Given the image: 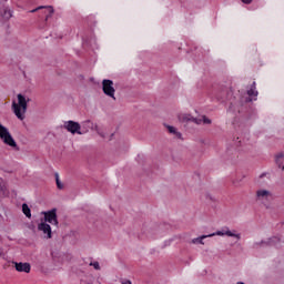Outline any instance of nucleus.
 <instances>
[{"mask_svg":"<svg viewBox=\"0 0 284 284\" xmlns=\"http://www.w3.org/2000/svg\"><path fill=\"white\" fill-rule=\"evenodd\" d=\"M43 220V223H50L51 225H55V227H59V216L57 215V207H53L49 211H42L41 212Z\"/></svg>","mask_w":284,"mask_h":284,"instance_id":"0eeeda50","label":"nucleus"},{"mask_svg":"<svg viewBox=\"0 0 284 284\" xmlns=\"http://www.w3.org/2000/svg\"><path fill=\"white\" fill-rule=\"evenodd\" d=\"M283 159H284V154L283 153H278L275 158V163L277 165V168L283 170Z\"/></svg>","mask_w":284,"mask_h":284,"instance_id":"a211bd4d","label":"nucleus"},{"mask_svg":"<svg viewBox=\"0 0 284 284\" xmlns=\"http://www.w3.org/2000/svg\"><path fill=\"white\" fill-rule=\"evenodd\" d=\"M1 190L3 191V186H1Z\"/></svg>","mask_w":284,"mask_h":284,"instance_id":"a878e982","label":"nucleus"},{"mask_svg":"<svg viewBox=\"0 0 284 284\" xmlns=\"http://www.w3.org/2000/svg\"><path fill=\"white\" fill-rule=\"evenodd\" d=\"M204 239H210L209 235H201L200 237H195L192 240L193 244H200V245H205V243L203 242Z\"/></svg>","mask_w":284,"mask_h":284,"instance_id":"6ab92c4d","label":"nucleus"},{"mask_svg":"<svg viewBox=\"0 0 284 284\" xmlns=\"http://www.w3.org/2000/svg\"><path fill=\"white\" fill-rule=\"evenodd\" d=\"M0 139L4 143V145H9V148H13V150L19 151V145L17 141L10 133V130L0 123Z\"/></svg>","mask_w":284,"mask_h":284,"instance_id":"39448f33","label":"nucleus"},{"mask_svg":"<svg viewBox=\"0 0 284 284\" xmlns=\"http://www.w3.org/2000/svg\"><path fill=\"white\" fill-rule=\"evenodd\" d=\"M90 267H94V270L99 271L101 270V265L99 264V262H90Z\"/></svg>","mask_w":284,"mask_h":284,"instance_id":"4be33fe9","label":"nucleus"},{"mask_svg":"<svg viewBox=\"0 0 284 284\" xmlns=\"http://www.w3.org/2000/svg\"><path fill=\"white\" fill-rule=\"evenodd\" d=\"M102 92L105 94V97H110V99L116 100L114 97L116 90L114 89V81L110 79H104L102 81Z\"/></svg>","mask_w":284,"mask_h":284,"instance_id":"6e6552de","label":"nucleus"},{"mask_svg":"<svg viewBox=\"0 0 284 284\" xmlns=\"http://www.w3.org/2000/svg\"><path fill=\"white\" fill-rule=\"evenodd\" d=\"M54 176H55V184H57L58 190H63V183L59 179V173H54Z\"/></svg>","mask_w":284,"mask_h":284,"instance_id":"aec40b11","label":"nucleus"},{"mask_svg":"<svg viewBox=\"0 0 284 284\" xmlns=\"http://www.w3.org/2000/svg\"><path fill=\"white\" fill-rule=\"evenodd\" d=\"M242 3H245L246 6H250V3H252V0H241Z\"/></svg>","mask_w":284,"mask_h":284,"instance_id":"5701e85b","label":"nucleus"},{"mask_svg":"<svg viewBox=\"0 0 284 284\" xmlns=\"http://www.w3.org/2000/svg\"><path fill=\"white\" fill-rule=\"evenodd\" d=\"M216 99L220 101V103H225L229 101V111L230 112H236V108H239V98L234 95V90L232 87L227 88L224 87L222 88L217 93H216Z\"/></svg>","mask_w":284,"mask_h":284,"instance_id":"f257e3e1","label":"nucleus"},{"mask_svg":"<svg viewBox=\"0 0 284 284\" xmlns=\"http://www.w3.org/2000/svg\"><path fill=\"white\" fill-rule=\"evenodd\" d=\"M253 250H258V247H281V236H271L267 240H262L261 242L253 243Z\"/></svg>","mask_w":284,"mask_h":284,"instance_id":"423d86ee","label":"nucleus"},{"mask_svg":"<svg viewBox=\"0 0 284 284\" xmlns=\"http://www.w3.org/2000/svg\"><path fill=\"white\" fill-rule=\"evenodd\" d=\"M179 121L181 123H195V125H201V123H203V120L194 118L192 114H181L179 115Z\"/></svg>","mask_w":284,"mask_h":284,"instance_id":"9d476101","label":"nucleus"},{"mask_svg":"<svg viewBox=\"0 0 284 284\" xmlns=\"http://www.w3.org/2000/svg\"><path fill=\"white\" fill-rule=\"evenodd\" d=\"M14 267L17 272H24V274H30V271L32 270V266L28 262H16Z\"/></svg>","mask_w":284,"mask_h":284,"instance_id":"f8f14e48","label":"nucleus"},{"mask_svg":"<svg viewBox=\"0 0 284 284\" xmlns=\"http://www.w3.org/2000/svg\"><path fill=\"white\" fill-rule=\"evenodd\" d=\"M210 237L212 236H231L237 239V241H241V233H233L230 231V229L225 227L222 231H216L215 233L209 234Z\"/></svg>","mask_w":284,"mask_h":284,"instance_id":"1a4fd4ad","label":"nucleus"},{"mask_svg":"<svg viewBox=\"0 0 284 284\" xmlns=\"http://www.w3.org/2000/svg\"><path fill=\"white\" fill-rule=\"evenodd\" d=\"M38 10H48L49 13L45 14V19L44 21H48L52 14H54V8L52 6H40L33 10H31L30 12H38Z\"/></svg>","mask_w":284,"mask_h":284,"instance_id":"ddd939ff","label":"nucleus"},{"mask_svg":"<svg viewBox=\"0 0 284 284\" xmlns=\"http://www.w3.org/2000/svg\"><path fill=\"white\" fill-rule=\"evenodd\" d=\"M246 94L247 95H239L237 108H243L245 103H252L253 101H256V98L258 97V91H256V82L251 84V88L246 91Z\"/></svg>","mask_w":284,"mask_h":284,"instance_id":"20e7f679","label":"nucleus"},{"mask_svg":"<svg viewBox=\"0 0 284 284\" xmlns=\"http://www.w3.org/2000/svg\"><path fill=\"white\" fill-rule=\"evenodd\" d=\"M22 213L24 214V216H27V219H32V210L27 203L22 204Z\"/></svg>","mask_w":284,"mask_h":284,"instance_id":"4468645a","label":"nucleus"},{"mask_svg":"<svg viewBox=\"0 0 284 284\" xmlns=\"http://www.w3.org/2000/svg\"><path fill=\"white\" fill-rule=\"evenodd\" d=\"M2 18L4 21H10V19H12V10L4 8Z\"/></svg>","mask_w":284,"mask_h":284,"instance_id":"f3484780","label":"nucleus"},{"mask_svg":"<svg viewBox=\"0 0 284 284\" xmlns=\"http://www.w3.org/2000/svg\"><path fill=\"white\" fill-rule=\"evenodd\" d=\"M39 232H43L45 234L44 239H52V226L47 222H41L38 224Z\"/></svg>","mask_w":284,"mask_h":284,"instance_id":"9b49d317","label":"nucleus"},{"mask_svg":"<svg viewBox=\"0 0 284 284\" xmlns=\"http://www.w3.org/2000/svg\"><path fill=\"white\" fill-rule=\"evenodd\" d=\"M168 131L170 132V134H175L176 139H182L183 134H181V132L176 131V128L172 126V125H166Z\"/></svg>","mask_w":284,"mask_h":284,"instance_id":"dca6fc26","label":"nucleus"},{"mask_svg":"<svg viewBox=\"0 0 284 284\" xmlns=\"http://www.w3.org/2000/svg\"><path fill=\"white\" fill-rule=\"evenodd\" d=\"M256 196L257 199H267L268 196H272V193H270L267 190H258L256 192Z\"/></svg>","mask_w":284,"mask_h":284,"instance_id":"2eb2a0df","label":"nucleus"},{"mask_svg":"<svg viewBox=\"0 0 284 284\" xmlns=\"http://www.w3.org/2000/svg\"><path fill=\"white\" fill-rule=\"evenodd\" d=\"M282 170L284 171V164H283V166H282Z\"/></svg>","mask_w":284,"mask_h":284,"instance_id":"393cba45","label":"nucleus"},{"mask_svg":"<svg viewBox=\"0 0 284 284\" xmlns=\"http://www.w3.org/2000/svg\"><path fill=\"white\" fill-rule=\"evenodd\" d=\"M85 125L87 128H92V121H84L81 128V124L79 122L69 120L64 122V130L69 131L70 134H85L88 132V129H84Z\"/></svg>","mask_w":284,"mask_h":284,"instance_id":"f03ea898","label":"nucleus"},{"mask_svg":"<svg viewBox=\"0 0 284 284\" xmlns=\"http://www.w3.org/2000/svg\"><path fill=\"white\" fill-rule=\"evenodd\" d=\"M12 110L17 119L20 121L26 119V112H28V100H26V95L21 93L18 94V103L14 101L12 102Z\"/></svg>","mask_w":284,"mask_h":284,"instance_id":"7ed1b4c3","label":"nucleus"},{"mask_svg":"<svg viewBox=\"0 0 284 284\" xmlns=\"http://www.w3.org/2000/svg\"><path fill=\"white\" fill-rule=\"evenodd\" d=\"M122 284H132V281L125 280V281L122 282Z\"/></svg>","mask_w":284,"mask_h":284,"instance_id":"b1692460","label":"nucleus"},{"mask_svg":"<svg viewBox=\"0 0 284 284\" xmlns=\"http://www.w3.org/2000/svg\"><path fill=\"white\" fill-rule=\"evenodd\" d=\"M202 122L204 125H212V120L205 115L202 116Z\"/></svg>","mask_w":284,"mask_h":284,"instance_id":"412c9836","label":"nucleus"}]
</instances>
